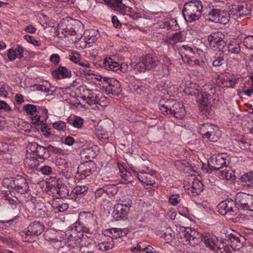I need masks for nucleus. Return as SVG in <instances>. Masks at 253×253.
<instances>
[{
	"mask_svg": "<svg viewBox=\"0 0 253 253\" xmlns=\"http://www.w3.org/2000/svg\"><path fill=\"white\" fill-rule=\"evenodd\" d=\"M203 8V6L200 0H192L185 3L182 9L184 19L189 23L199 20L201 16Z\"/></svg>",
	"mask_w": 253,
	"mask_h": 253,
	"instance_id": "nucleus-1",
	"label": "nucleus"
},
{
	"mask_svg": "<svg viewBox=\"0 0 253 253\" xmlns=\"http://www.w3.org/2000/svg\"><path fill=\"white\" fill-rule=\"evenodd\" d=\"M180 243L185 245L195 246L202 241L201 234L195 230L184 229L177 237Z\"/></svg>",
	"mask_w": 253,
	"mask_h": 253,
	"instance_id": "nucleus-2",
	"label": "nucleus"
},
{
	"mask_svg": "<svg viewBox=\"0 0 253 253\" xmlns=\"http://www.w3.org/2000/svg\"><path fill=\"white\" fill-rule=\"evenodd\" d=\"M199 133L203 139H207L212 142L217 141L220 134L218 128L209 123L200 125Z\"/></svg>",
	"mask_w": 253,
	"mask_h": 253,
	"instance_id": "nucleus-3",
	"label": "nucleus"
},
{
	"mask_svg": "<svg viewBox=\"0 0 253 253\" xmlns=\"http://www.w3.org/2000/svg\"><path fill=\"white\" fill-rule=\"evenodd\" d=\"M178 51L184 62L190 64V62H193L195 64H199L197 58L199 57V54L195 48H193L188 45L183 44L179 47Z\"/></svg>",
	"mask_w": 253,
	"mask_h": 253,
	"instance_id": "nucleus-4",
	"label": "nucleus"
},
{
	"mask_svg": "<svg viewBox=\"0 0 253 253\" xmlns=\"http://www.w3.org/2000/svg\"><path fill=\"white\" fill-rule=\"evenodd\" d=\"M97 80L103 82V86L109 94L118 96L121 92V85L117 80L104 77H99Z\"/></svg>",
	"mask_w": 253,
	"mask_h": 253,
	"instance_id": "nucleus-5",
	"label": "nucleus"
},
{
	"mask_svg": "<svg viewBox=\"0 0 253 253\" xmlns=\"http://www.w3.org/2000/svg\"><path fill=\"white\" fill-rule=\"evenodd\" d=\"M28 210L39 218H43L47 215V210L44 204L35 199H31L27 202Z\"/></svg>",
	"mask_w": 253,
	"mask_h": 253,
	"instance_id": "nucleus-6",
	"label": "nucleus"
},
{
	"mask_svg": "<svg viewBox=\"0 0 253 253\" xmlns=\"http://www.w3.org/2000/svg\"><path fill=\"white\" fill-rule=\"evenodd\" d=\"M219 212L222 215L226 214L230 215L236 214L238 211V206L231 199H227L220 202L217 206Z\"/></svg>",
	"mask_w": 253,
	"mask_h": 253,
	"instance_id": "nucleus-7",
	"label": "nucleus"
},
{
	"mask_svg": "<svg viewBox=\"0 0 253 253\" xmlns=\"http://www.w3.org/2000/svg\"><path fill=\"white\" fill-rule=\"evenodd\" d=\"M210 92L208 93H204L201 94V98H199L200 103L201 105V108L206 112L210 113L212 105L211 104V99L212 101L215 99L216 97V88L215 87H211Z\"/></svg>",
	"mask_w": 253,
	"mask_h": 253,
	"instance_id": "nucleus-8",
	"label": "nucleus"
},
{
	"mask_svg": "<svg viewBox=\"0 0 253 253\" xmlns=\"http://www.w3.org/2000/svg\"><path fill=\"white\" fill-rule=\"evenodd\" d=\"M79 219L85 228V233L92 231L97 225L95 216L90 212H81Z\"/></svg>",
	"mask_w": 253,
	"mask_h": 253,
	"instance_id": "nucleus-9",
	"label": "nucleus"
},
{
	"mask_svg": "<svg viewBox=\"0 0 253 253\" xmlns=\"http://www.w3.org/2000/svg\"><path fill=\"white\" fill-rule=\"evenodd\" d=\"M207 20L215 23L225 24L229 22L227 11L213 8L207 15Z\"/></svg>",
	"mask_w": 253,
	"mask_h": 253,
	"instance_id": "nucleus-10",
	"label": "nucleus"
},
{
	"mask_svg": "<svg viewBox=\"0 0 253 253\" xmlns=\"http://www.w3.org/2000/svg\"><path fill=\"white\" fill-rule=\"evenodd\" d=\"M253 196L252 195L245 193H238L235 198V203L238 206V209L241 208L243 210H251Z\"/></svg>",
	"mask_w": 253,
	"mask_h": 253,
	"instance_id": "nucleus-11",
	"label": "nucleus"
},
{
	"mask_svg": "<svg viewBox=\"0 0 253 253\" xmlns=\"http://www.w3.org/2000/svg\"><path fill=\"white\" fill-rule=\"evenodd\" d=\"M67 232V234H69L71 240L78 241L83 237V232H85V228L78 219V221L68 227Z\"/></svg>",
	"mask_w": 253,
	"mask_h": 253,
	"instance_id": "nucleus-12",
	"label": "nucleus"
},
{
	"mask_svg": "<svg viewBox=\"0 0 253 253\" xmlns=\"http://www.w3.org/2000/svg\"><path fill=\"white\" fill-rule=\"evenodd\" d=\"M202 241L206 245V247L211 250L220 253L221 248L218 245V241L216 237L209 233L201 234Z\"/></svg>",
	"mask_w": 253,
	"mask_h": 253,
	"instance_id": "nucleus-13",
	"label": "nucleus"
},
{
	"mask_svg": "<svg viewBox=\"0 0 253 253\" xmlns=\"http://www.w3.org/2000/svg\"><path fill=\"white\" fill-rule=\"evenodd\" d=\"M131 205L129 202L122 201L118 203L114 207L113 213L115 218L121 219H126L127 218V213L129 210Z\"/></svg>",
	"mask_w": 253,
	"mask_h": 253,
	"instance_id": "nucleus-14",
	"label": "nucleus"
},
{
	"mask_svg": "<svg viewBox=\"0 0 253 253\" xmlns=\"http://www.w3.org/2000/svg\"><path fill=\"white\" fill-rule=\"evenodd\" d=\"M230 164L229 156L226 154H218L215 158L214 166L210 164L208 165V167L211 170H219L224 167L227 168Z\"/></svg>",
	"mask_w": 253,
	"mask_h": 253,
	"instance_id": "nucleus-15",
	"label": "nucleus"
},
{
	"mask_svg": "<svg viewBox=\"0 0 253 253\" xmlns=\"http://www.w3.org/2000/svg\"><path fill=\"white\" fill-rule=\"evenodd\" d=\"M242 42L233 38L226 42V45L222 52H227L230 55H238L241 52V44Z\"/></svg>",
	"mask_w": 253,
	"mask_h": 253,
	"instance_id": "nucleus-16",
	"label": "nucleus"
},
{
	"mask_svg": "<svg viewBox=\"0 0 253 253\" xmlns=\"http://www.w3.org/2000/svg\"><path fill=\"white\" fill-rule=\"evenodd\" d=\"M204 184L198 179H194L191 183L184 186L187 193L192 196L199 195L203 190Z\"/></svg>",
	"mask_w": 253,
	"mask_h": 253,
	"instance_id": "nucleus-17",
	"label": "nucleus"
},
{
	"mask_svg": "<svg viewBox=\"0 0 253 253\" xmlns=\"http://www.w3.org/2000/svg\"><path fill=\"white\" fill-rule=\"evenodd\" d=\"M14 189L18 193L22 194L27 193L29 189V185L27 179L20 175L14 177Z\"/></svg>",
	"mask_w": 253,
	"mask_h": 253,
	"instance_id": "nucleus-18",
	"label": "nucleus"
},
{
	"mask_svg": "<svg viewBox=\"0 0 253 253\" xmlns=\"http://www.w3.org/2000/svg\"><path fill=\"white\" fill-rule=\"evenodd\" d=\"M79 169L81 174L86 177L96 171L97 165L94 162L89 161L81 164Z\"/></svg>",
	"mask_w": 253,
	"mask_h": 253,
	"instance_id": "nucleus-19",
	"label": "nucleus"
},
{
	"mask_svg": "<svg viewBox=\"0 0 253 253\" xmlns=\"http://www.w3.org/2000/svg\"><path fill=\"white\" fill-rule=\"evenodd\" d=\"M179 106H180V104L179 102L176 100H172L166 102L164 104L161 105L160 110L164 115H172L174 111L177 110V107Z\"/></svg>",
	"mask_w": 253,
	"mask_h": 253,
	"instance_id": "nucleus-20",
	"label": "nucleus"
},
{
	"mask_svg": "<svg viewBox=\"0 0 253 253\" xmlns=\"http://www.w3.org/2000/svg\"><path fill=\"white\" fill-rule=\"evenodd\" d=\"M145 66L148 69L150 70L157 66L159 64V60L155 54H147L142 58Z\"/></svg>",
	"mask_w": 253,
	"mask_h": 253,
	"instance_id": "nucleus-21",
	"label": "nucleus"
},
{
	"mask_svg": "<svg viewBox=\"0 0 253 253\" xmlns=\"http://www.w3.org/2000/svg\"><path fill=\"white\" fill-rule=\"evenodd\" d=\"M44 226L38 221H34L30 224L27 228L29 234H32L34 236L41 234L44 231Z\"/></svg>",
	"mask_w": 253,
	"mask_h": 253,
	"instance_id": "nucleus-22",
	"label": "nucleus"
},
{
	"mask_svg": "<svg viewBox=\"0 0 253 253\" xmlns=\"http://www.w3.org/2000/svg\"><path fill=\"white\" fill-rule=\"evenodd\" d=\"M185 39V32L184 31H180L170 34L167 37V41L169 43L175 44L177 42H182Z\"/></svg>",
	"mask_w": 253,
	"mask_h": 253,
	"instance_id": "nucleus-23",
	"label": "nucleus"
},
{
	"mask_svg": "<svg viewBox=\"0 0 253 253\" xmlns=\"http://www.w3.org/2000/svg\"><path fill=\"white\" fill-rule=\"evenodd\" d=\"M104 67L108 70L117 72L122 68V65L110 57L106 58L103 62Z\"/></svg>",
	"mask_w": 253,
	"mask_h": 253,
	"instance_id": "nucleus-24",
	"label": "nucleus"
},
{
	"mask_svg": "<svg viewBox=\"0 0 253 253\" xmlns=\"http://www.w3.org/2000/svg\"><path fill=\"white\" fill-rule=\"evenodd\" d=\"M124 0H105V1L110 4L111 6L117 8L119 10L120 12L125 15L127 8H129L125 6V4L123 3Z\"/></svg>",
	"mask_w": 253,
	"mask_h": 253,
	"instance_id": "nucleus-25",
	"label": "nucleus"
},
{
	"mask_svg": "<svg viewBox=\"0 0 253 253\" xmlns=\"http://www.w3.org/2000/svg\"><path fill=\"white\" fill-rule=\"evenodd\" d=\"M52 74L53 77L57 79L68 78L71 76V72L66 67L62 66H60L57 70L53 71Z\"/></svg>",
	"mask_w": 253,
	"mask_h": 253,
	"instance_id": "nucleus-26",
	"label": "nucleus"
},
{
	"mask_svg": "<svg viewBox=\"0 0 253 253\" xmlns=\"http://www.w3.org/2000/svg\"><path fill=\"white\" fill-rule=\"evenodd\" d=\"M88 190V187L85 185L76 186L71 191V198L76 200L78 197L81 198L85 194Z\"/></svg>",
	"mask_w": 253,
	"mask_h": 253,
	"instance_id": "nucleus-27",
	"label": "nucleus"
},
{
	"mask_svg": "<svg viewBox=\"0 0 253 253\" xmlns=\"http://www.w3.org/2000/svg\"><path fill=\"white\" fill-rule=\"evenodd\" d=\"M229 238L230 241L231 246H234L235 247H240V246L243 245V243L245 241L244 237L243 236H241L240 234L238 233H231L229 235Z\"/></svg>",
	"mask_w": 253,
	"mask_h": 253,
	"instance_id": "nucleus-28",
	"label": "nucleus"
},
{
	"mask_svg": "<svg viewBox=\"0 0 253 253\" xmlns=\"http://www.w3.org/2000/svg\"><path fill=\"white\" fill-rule=\"evenodd\" d=\"M174 166L176 169L184 172H188L191 169V164L186 160H177L174 162Z\"/></svg>",
	"mask_w": 253,
	"mask_h": 253,
	"instance_id": "nucleus-29",
	"label": "nucleus"
},
{
	"mask_svg": "<svg viewBox=\"0 0 253 253\" xmlns=\"http://www.w3.org/2000/svg\"><path fill=\"white\" fill-rule=\"evenodd\" d=\"M239 16H244L249 15L252 11L251 4L246 2L238 3Z\"/></svg>",
	"mask_w": 253,
	"mask_h": 253,
	"instance_id": "nucleus-30",
	"label": "nucleus"
},
{
	"mask_svg": "<svg viewBox=\"0 0 253 253\" xmlns=\"http://www.w3.org/2000/svg\"><path fill=\"white\" fill-rule=\"evenodd\" d=\"M24 164L27 167L38 170L40 163L34 157H27L24 160Z\"/></svg>",
	"mask_w": 253,
	"mask_h": 253,
	"instance_id": "nucleus-31",
	"label": "nucleus"
},
{
	"mask_svg": "<svg viewBox=\"0 0 253 253\" xmlns=\"http://www.w3.org/2000/svg\"><path fill=\"white\" fill-rule=\"evenodd\" d=\"M97 32L95 30H87L84 34V39L88 43H93L97 40Z\"/></svg>",
	"mask_w": 253,
	"mask_h": 253,
	"instance_id": "nucleus-32",
	"label": "nucleus"
},
{
	"mask_svg": "<svg viewBox=\"0 0 253 253\" xmlns=\"http://www.w3.org/2000/svg\"><path fill=\"white\" fill-rule=\"evenodd\" d=\"M52 207L54 212L57 213L66 211L69 208V205L68 204L61 201L53 203Z\"/></svg>",
	"mask_w": 253,
	"mask_h": 253,
	"instance_id": "nucleus-33",
	"label": "nucleus"
},
{
	"mask_svg": "<svg viewBox=\"0 0 253 253\" xmlns=\"http://www.w3.org/2000/svg\"><path fill=\"white\" fill-rule=\"evenodd\" d=\"M161 237L165 239L167 243H169L174 239L175 233L170 228H167L165 231L162 234Z\"/></svg>",
	"mask_w": 253,
	"mask_h": 253,
	"instance_id": "nucleus-34",
	"label": "nucleus"
},
{
	"mask_svg": "<svg viewBox=\"0 0 253 253\" xmlns=\"http://www.w3.org/2000/svg\"><path fill=\"white\" fill-rule=\"evenodd\" d=\"M221 83L225 87L234 88L237 82L236 78L233 76H231L229 77H226L222 79Z\"/></svg>",
	"mask_w": 253,
	"mask_h": 253,
	"instance_id": "nucleus-35",
	"label": "nucleus"
},
{
	"mask_svg": "<svg viewBox=\"0 0 253 253\" xmlns=\"http://www.w3.org/2000/svg\"><path fill=\"white\" fill-rule=\"evenodd\" d=\"M96 246L97 250L102 252H105L112 249L114 247V243L112 241H104L99 243Z\"/></svg>",
	"mask_w": 253,
	"mask_h": 253,
	"instance_id": "nucleus-36",
	"label": "nucleus"
},
{
	"mask_svg": "<svg viewBox=\"0 0 253 253\" xmlns=\"http://www.w3.org/2000/svg\"><path fill=\"white\" fill-rule=\"evenodd\" d=\"M83 121L81 117L74 116L73 118L69 119L68 122L75 127L80 128L83 125Z\"/></svg>",
	"mask_w": 253,
	"mask_h": 253,
	"instance_id": "nucleus-37",
	"label": "nucleus"
},
{
	"mask_svg": "<svg viewBox=\"0 0 253 253\" xmlns=\"http://www.w3.org/2000/svg\"><path fill=\"white\" fill-rule=\"evenodd\" d=\"M37 149L36 155L40 158L46 159L49 157V153L46 150V147L39 145Z\"/></svg>",
	"mask_w": 253,
	"mask_h": 253,
	"instance_id": "nucleus-38",
	"label": "nucleus"
},
{
	"mask_svg": "<svg viewBox=\"0 0 253 253\" xmlns=\"http://www.w3.org/2000/svg\"><path fill=\"white\" fill-rule=\"evenodd\" d=\"M97 96L93 101V103L98 104L101 106H106L108 103L107 98L100 91L99 92H97Z\"/></svg>",
	"mask_w": 253,
	"mask_h": 253,
	"instance_id": "nucleus-39",
	"label": "nucleus"
},
{
	"mask_svg": "<svg viewBox=\"0 0 253 253\" xmlns=\"http://www.w3.org/2000/svg\"><path fill=\"white\" fill-rule=\"evenodd\" d=\"M57 194L61 197H65L66 194L68 193V190L67 189V187L62 183L60 184L59 183V181H62V180L58 179L57 180Z\"/></svg>",
	"mask_w": 253,
	"mask_h": 253,
	"instance_id": "nucleus-40",
	"label": "nucleus"
},
{
	"mask_svg": "<svg viewBox=\"0 0 253 253\" xmlns=\"http://www.w3.org/2000/svg\"><path fill=\"white\" fill-rule=\"evenodd\" d=\"M105 193L107 196H113L117 193L118 188L115 185H109L104 186Z\"/></svg>",
	"mask_w": 253,
	"mask_h": 253,
	"instance_id": "nucleus-41",
	"label": "nucleus"
},
{
	"mask_svg": "<svg viewBox=\"0 0 253 253\" xmlns=\"http://www.w3.org/2000/svg\"><path fill=\"white\" fill-rule=\"evenodd\" d=\"M81 249L83 252H86L87 253H94L97 250L96 245L92 243H88L87 245H82Z\"/></svg>",
	"mask_w": 253,
	"mask_h": 253,
	"instance_id": "nucleus-42",
	"label": "nucleus"
},
{
	"mask_svg": "<svg viewBox=\"0 0 253 253\" xmlns=\"http://www.w3.org/2000/svg\"><path fill=\"white\" fill-rule=\"evenodd\" d=\"M242 181L246 183L249 186H253V172H250L244 174L241 178Z\"/></svg>",
	"mask_w": 253,
	"mask_h": 253,
	"instance_id": "nucleus-43",
	"label": "nucleus"
},
{
	"mask_svg": "<svg viewBox=\"0 0 253 253\" xmlns=\"http://www.w3.org/2000/svg\"><path fill=\"white\" fill-rule=\"evenodd\" d=\"M226 42H225L223 39V37H222L220 38V40H216L215 42L211 43V44L210 45L213 47H216L219 50V51H222L226 45Z\"/></svg>",
	"mask_w": 253,
	"mask_h": 253,
	"instance_id": "nucleus-44",
	"label": "nucleus"
},
{
	"mask_svg": "<svg viewBox=\"0 0 253 253\" xmlns=\"http://www.w3.org/2000/svg\"><path fill=\"white\" fill-rule=\"evenodd\" d=\"M223 37V34L220 32L212 33L208 37V41L209 44L215 42L216 40H220V38Z\"/></svg>",
	"mask_w": 253,
	"mask_h": 253,
	"instance_id": "nucleus-45",
	"label": "nucleus"
},
{
	"mask_svg": "<svg viewBox=\"0 0 253 253\" xmlns=\"http://www.w3.org/2000/svg\"><path fill=\"white\" fill-rule=\"evenodd\" d=\"M24 110L31 115H35L37 112V108L36 105L33 104H26L24 106Z\"/></svg>",
	"mask_w": 253,
	"mask_h": 253,
	"instance_id": "nucleus-46",
	"label": "nucleus"
},
{
	"mask_svg": "<svg viewBox=\"0 0 253 253\" xmlns=\"http://www.w3.org/2000/svg\"><path fill=\"white\" fill-rule=\"evenodd\" d=\"M53 128L58 130L64 131L66 130V123L62 121H58L53 123Z\"/></svg>",
	"mask_w": 253,
	"mask_h": 253,
	"instance_id": "nucleus-47",
	"label": "nucleus"
},
{
	"mask_svg": "<svg viewBox=\"0 0 253 253\" xmlns=\"http://www.w3.org/2000/svg\"><path fill=\"white\" fill-rule=\"evenodd\" d=\"M56 164L59 167V169L63 171L65 170L69 166V164L67 160L62 158L58 159L56 161Z\"/></svg>",
	"mask_w": 253,
	"mask_h": 253,
	"instance_id": "nucleus-48",
	"label": "nucleus"
},
{
	"mask_svg": "<svg viewBox=\"0 0 253 253\" xmlns=\"http://www.w3.org/2000/svg\"><path fill=\"white\" fill-rule=\"evenodd\" d=\"M239 5L238 4H233L231 6L227 14L228 15L229 20H230V17H233L234 16L239 15Z\"/></svg>",
	"mask_w": 253,
	"mask_h": 253,
	"instance_id": "nucleus-49",
	"label": "nucleus"
},
{
	"mask_svg": "<svg viewBox=\"0 0 253 253\" xmlns=\"http://www.w3.org/2000/svg\"><path fill=\"white\" fill-rule=\"evenodd\" d=\"M185 109L183 107V105L180 104V106L177 107V110L174 111L172 115L178 119H181L185 114Z\"/></svg>",
	"mask_w": 253,
	"mask_h": 253,
	"instance_id": "nucleus-50",
	"label": "nucleus"
},
{
	"mask_svg": "<svg viewBox=\"0 0 253 253\" xmlns=\"http://www.w3.org/2000/svg\"><path fill=\"white\" fill-rule=\"evenodd\" d=\"M14 181V177L10 178H5L3 180L2 183L3 186L8 189H14V184L13 183Z\"/></svg>",
	"mask_w": 253,
	"mask_h": 253,
	"instance_id": "nucleus-51",
	"label": "nucleus"
},
{
	"mask_svg": "<svg viewBox=\"0 0 253 253\" xmlns=\"http://www.w3.org/2000/svg\"><path fill=\"white\" fill-rule=\"evenodd\" d=\"M134 69L139 73L145 72L146 70H148L143 61H142V59L139 62L134 65Z\"/></svg>",
	"mask_w": 253,
	"mask_h": 253,
	"instance_id": "nucleus-52",
	"label": "nucleus"
},
{
	"mask_svg": "<svg viewBox=\"0 0 253 253\" xmlns=\"http://www.w3.org/2000/svg\"><path fill=\"white\" fill-rule=\"evenodd\" d=\"M34 236L32 234H29L27 230L22 232V240L25 242L32 243L35 241L33 237Z\"/></svg>",
	"mask_w": 253,
	"mask_h": 253,
	"instance_id": "nucleus-53",
	"label": "nucleus"
},
{
	"mask_svg": "<svg viewBox=\"0 0 253 253\" xmlns=\"http://www.w3.org/2000/svg\"><path fill=\"white\" fill-rule=\"evenodd\" d=\"M218 171V173L219 174V175L223 178L226 179V180H233L235 178L234 174H232V173H229L228 171L226 169L222 170H219Z\"/></svg>",
	"mask_w": 253,
	"mask_h": 253,
	"instance_id": "nucleus-54",
	"label": "nucleus"
},
{
	"mask_svg": "<svg viewBox=\"0 0 253 253\" xmlns=\"http://www.w3.org/2000/svg\"><path fill=\"white\" fill-rule=\"evenodd\" d=\"M181 201V198L179 194H172L169 198V201L172 206L177 205Z\"/></svg>",
	"mask_w": 253,
	"mask_h": 253,
	"instance_id": "nucleus-55",
	"label": "nucleus"
},
{
	"mask_svg": "<svg viewBox=\"0 0 253 253\" xmlns=\"http://www.w3.org/2000/svg\"><path fill=\"white\" fill-rule=\"evenodd\" d=\"M88 91V96L87 99H88V101H90L91 103H93V101L97 96L98 93L97 92H99L98 90H87Z\"/></svg>",
	"mask_w": 253,
	"mask_h": 253,
	"instance_id": "nucleus-56",
	"label": "nucleus"
},
{
	"mask_svg": "<svg viewBox=\"0 0 253 253\" xmlns=\"http://www.w3.org/2000/svg\"><path fill=\"white\" fill-rule=\"evenodd\" d=\"M134 175L136 176L138 180L142 183H144V181L146 179L147 176L146 174H148L149 173L146 172H140L138 173L135 171H133Z\"/></svg>",
	"mask_w": 253,
	"mask_h": 253,
	"instance_id": "nucleus-57",
	"label": "nucleus"
},
{
	"mask_svg": "<svg viewBox=\"0 0 253 253\" xmlns=\"http://www.w3.org/2000/svg\"><path fill=\"white\" fill-rule=\"evenodd\" d=\"M25 40L28 42L33 44L35 46H39L41 45L40 41L35 39L32 36L30 35H25L24 36Z\"/></svg>",
	"mask_w": 253,
	"mask_h": 253,
	"instance_id": "nucleus-58",
	"label": "nucleus"
},
{
	"mask_svg": "<svg viewBox=\"0 0 253 253\" xmlns=\"http://www.w3.org/2000/svg\"><path fill=\"white\" fill-rule=\"evenodd\" d=\"M95 196L96 198H100L101 197L105 198L106 197L104 187L101 188H99L96 190L95 192Z\"/></svg>",
	"mask_w": 253,
	"mask_h": 253,
	"instance_id": "nucleus-59",
	"label": "nucleus"
},
{
	"mask_svg": "<svg viewBox=\"0 0 253 253\" xmlns=\"http://www.w3.org/2000/svg\"><path fill=\"white\" fill-rule=\"evenodd\" d=\"M120 175L123 179L127 182L126 183H130L131 181L132 175L130 172L126 171L125 172H122Z\"/></svg>",
	"mask_w": 253,
	"mask_h": 253,
	"instance_id": "nucleus-60",
	"label": "nucleus"
},
{
	"mask_svg": "<svg viewBox=\"0 0 253 253\" xmlns=\"http://www.w3.org/2000/svg\"><path fill=\"white\" fill-rule=\"evenodd\" d=\"M146 176H147L146 179L144 181L143 184L150 186L153 185L155 183L154 177L149 173L146 174Z\"/></svg>",
	"mask_w": 253,
	"mask_h": 253,
	"instance_id": "nucleus-61",
	"label": "nucleus"
},
{
	"mask_svg": "<svg viewBox=\"0 0 253 253\" xmlns=\"http://www.w3.org/2000/svg\"><path fill=\"white\" fill-rule=\"evenodd\" d=\"M224 58L223 57L215 56L214 59L212 62V65L214 66H219L224 63Z\"/></svg>",
	"mask_w": 253,
	"mask_h": 253,
	"instance_id": "nucleus-62",
	"label": "nucleus"
},
{
	"mask_svg": "<svg viewBox=\"0 0 253 253\" xmlns=\"http://www.w3.org/2000/svg\"><path fill=\"white\" fill-rule=\"evenodd\" d=\"M38 170L41 171L43 174L48 175L51 173L52 171V169L48 166H44L40 168Z\"/></svg>",
	"mask_w": 253,
	"mask_h": 253,
	"instance_id": "nucleus-63",
	"label": "nucleus"
},
{
	"mask_svg": "<svg viewBox=\"0 0 253 253\" xmlns=\"http://www.w3.org/2000/svg\"><path fill=\"white\" fill-rule=\"evenodd\" d=\"M0 109L4 110L6 112H10L12 110L11 107L4 101L0 100Z\"/></svg>",
	"mask_w": 253,
	"mask_h": 253,
	"instance_id": "nucleus-64",
	"label": "nucleus"
}]
</instances>
